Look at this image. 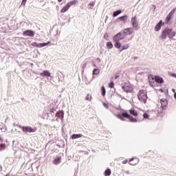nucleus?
I'll list each match as a JSON object with an SVG mask.
<instances>
[{"label": "nucleus", "mask_w": 176, "mask_h": 176, "mask_svg": "<svg viewBox=\"0 0 176 176\" xmlns=\"http://www.w3.org/2000/svg\"><path fill=\"white\" fill-rule=\"evenodd\" d=\"M117 118L118 119H120V120H122V122H124V120H126V119H124V117H123V116H122V114H117L116 115Z\"/></svg>", "instance_id": "obj_32"}, {"label": "nucleus", "mask_w": 176, "mask_h": 176, "mask_svg": "<svg viewBox=\"0 0 176 176\" xmlns=\"http://www.w3.org/2000/svg\"><path fill=\"white\" fill-rule=\"evenodd\" d=\"M138 98L144 104H146V100H148V96L146 95V91L144 89H141L139 91L138 94Z\"/></svg>", "instance_id": "obj_1"}, {"label": "nucleus", "mask_w": 176, "mask_h": 176, "mask_svg": "<svg viewBox=\"0 0 176 176\" xmlns=\"http://www.w3.org/2000/svg\"><path fill=\"white\" fill-rule=\"evenodd\" d=\"M55 116L56 118H60L61 120H63L64 119V111H59L56 113Z\"/></svg>", "instance_id": "obj_13"}, {"label": "nucleus", "mask_w": 176, "mask_h": 176, "mask_svg": "<svg viewBox=\"0 0 176 176\" xmlns=\"http://www.w3.org/2000/svg\"><path fill=\"white\" fill-rule=\"evenodd\" d=\"M171 19H173V16H170V14H168V16L166 18V24H168V23H170V21H171Z\"/></svg>", "instance_id": "obj_26"}, {"label": "nucleus", "mask_w": 176, "mask_h": 176, "mask_svg": "<svg viewBox=\"0 0 176 176\" xmlns=\"http://www.w3.org/2000/svg\"><path fill=\"white\" fill-rule=\"evenodd\" d=\"M116 43L115 44V47H116L117 49H120V47H122V43H120V42L119 41H114Z\"/></svg>", "instance_id": "obj_23"}, {"label": "nucleus", "mask_w": 176, "mask_h": 176, "mask_svg": "<svg viewBox=\"0 0 176 176\" xmlns=\"http://www.w3.org/2000/svg\"><path fill=\"white\" fill-rule=\"evenodd\" d=\"M63 0H58V2H62Z\"/></svg>", "instance_id": "obj_57"}, {"label": "nucleus", "mask_w": 176, "mask_h": 176, "mask_svg": "<svg viewBox=\"0 0 176 176\" xmlns=\"http://www.w3.org/2000/svg\"><path fill=\"white\" fill-rule=\"evenodd\" d=\"M122 39H124V34H123V33L122 32H118L113 38V41L114 42H118L119 41H122Z\"/></svg>", "instance_id": "obj_7"}, {"label": "nucleus", "mask_w": 176, "mask_h": 176, "mask_svg": "<svg viewBox=\"0 0 176 176\" xmlns=\"http://www.w3.org/2000/svg\"><path fill=\"white\" fill-rule=\"evenodd\" d=\"M31 45L34 46V47H40V43H38L36 42L32 43Z\"/></svg>", "instance_id": "obj_33"}, {"label": "nucleus", "mask_w": 176, "mask_h": 176, "mask_svg": "<svg viewBox=\"0 0 176 176\" xmlns=\"http://www.w3.org/2000/svg\"><path fill=\"white\" fill-rule=\"evenodd\" d=\"M148 79H149V82H151V80H155L157 83H163L164 82V80H163V78L159 76H155V77H153V76L150 75L148 76Z\"/></svg>", "instance_id": "obj_5"}, {"label": "nucleus", "mask_w": 176, "mask_h": 176, "mask_svg": "<svg viewBox=\"0 0 176 176\" xmlns=\"http://www.w3.org/2000/svg\"><path fill=\"white\" fill-rule=\"evenodd\" d=\"M54 112H56V109H50V115H52L53 116Z\"/></svg>", "instance_id": "obj_39"}, {"label": "nucleus", "mask_w": 176, "mask_h": 176, "mask_svg": "<svg viewBox=\"0 0 176 176\" xmlns=\"http://www.w3.org/2000/svg\"><path fill=\"white\" fill-rule=\"evenodd\" d=\"M57 120H58V118H56V121H57Z\"/></svg>", "instance_id": "obj_62"}, {"label": "nucleus", "mask_w": 176, "mask_h": 176, "mask_svg": "<svg viewBox=\"0 0 176 176\" xmlns=\"http://www.w3.org/2000/svg\"><path fill=\"white\" fill-rule=\"evenodd\" d=\"M39 75H41L43 77L50 78L51 74L49 70H44L43 72L39 73Z\"/></svg>", "instance_id": "obj_12"}, {"label": "nucleus", "mask_w": 176, "mask_h": 176, "mask_svg": "<svg viewBox=\"0 0 176 176\" xmlns=\"http://www.w3.org/2000/svg\"><path fill=\"white\" fill-rule=\"evenodd\" d=\"M58 81L59 82H63V80L60 79V78H58Z\"/></svg>", "instance_id": "obj_55"}, {"label": "nucleus", "mask_w": 176, "mask_h": 176, "mask_svg": "<svg viewBox=\"0 0 176 176\" xmlns=\"http://www.w3.org/2000/svg\"><path fill=\"white\" fill-rule=\"evenodd\" d=\"M103 105L105 108L108 109V104H107L106 103H104Z\"/></svg>", "instance_id": "obj_45"}, {"label": "nucleus", "mask_w": 176, "mask_h": 176, "mask_svg": "<svg viewBox=\"0 0 176 176\" xmlns=\"http://www.w3.org/2000/svg\"><path fill=\"white\" fill-rule=\"evenodd\" d=\"M143 118H144V119H148V118H149V114H148V113H144L143 114Z\"/></svg>", "instance_id": "obj_41"}, {"label": "nucleus", "mask_w": 176, "mask_h": 176, "mask_svg": "<svg viewBox=\"0 0 176 176\" xmlns=\"http://www.w3.org/2000/svg\"><path fill=\"white\" fill-rule=\"evenodd\" d=\"M137 58H138V57H137V56L133 57L134 60H137Z\"/></svg>", "instance_id": "obj_52"}, {"label": "nucleus", "mask_w": 176, "mask_h": 176, "mask_svg": "<svg viewBox=\"0 0 176 176\" xmlns=\"http://www.w3.org/2000/svg\"><path fill=\"white\" fill-rule=\"evenodd\" d=\"M50 43H51L50 41L47 43H40V47H45V46H47V45H50Z\"/></svg>", "instance_id": "obj_28"}, {"label": "nucleus", "mask_w": 176, "mask_h": 176, "mask_svg": "<svg viewBox=\"0 0 176 176\" xmlns=\"http://www.w3.org/2000/svg\"><path fill=\"white\" fill-rule=\"evenodd\" d=\"M126 174H130V172H129V171H127V172H126Z\"/></svg>", "instance_id": "obj_59"}, {"label": "nucleus", "mask_w": 176, "mask_h": 176, "mask_svg": "<svg viewBox=\"0 0 176 176\" xmlns=\"http://www.w3.org/2000/svg\"><path fill=\"white\" fill-rule=\"evenodd\" d=\"M174 98H175V100H176V92H175Z\"/></svg>", "instance_id": "obj_53"}, {"label": "nucleus", "mask_w": 176, "mask_h": 176, "mask_svg": "<svg viewBox=\"0 0 176 176\" xmlns=\"http://www.w3.org/2000/svg\"><path fill=\"white\" fill-rule=\"evenodd\" d=\"M160 103H161V109L158 110V113H163V111H164V109H166V107H167L168 102L166 99H161Z\"/></svg>", "instance_id": "obj_6"}, {"label": "nucleus", "mask_w": 176, "mask_h": 176, "mask_svg": "<svg viewBox=\"0 0 176 176\" xmlns=\"http://www.w3.org/2000/svg\"><path fill=\"white\" fill-rule=\"evenodd\" d=\"M118 78H119V76H116L114 79H118Z\"/></svg>", "instance_id": "obj_51"}, {"label": "nucleus", "mask_w": 176, "mask_h": 176, "mask_svg": "<svg viewBox=\"0 0 176 176\" xmlns=\"http://www.w3.org/2000/svg\"><path fill=\"white\" fill-rule=\"evenodd\" d=\"M94 67H96V64H94Z\"/></svg>", "instance_id": "obj_60"}, {"label": "nucleus", "mask_w": 176, "mask_h": 176, "mask_svg": "<svg viewBox=\"0 0 176 176\" xmlns=\"http://www.w3.org/2000/svg\"><path fill=\"white\" fill-rule=\"evenodd\" d=\"M107 47L109 50L112 49L113 47V45L112 44V42H111V41L107 42Z\"/></svg>", "instance_id": "obj_24"}, {"label": "nucleus", "mask_w": 176, "mask_h": 176, "mask_svg": "<svg viewBox=\"0 0 176 176\" xmlns=\"http://www.w3.org/2000/svg\"><path fill=\"white\" fill-rule=\"evenodd\" d=\"M133 29L131 28H126L123 30L122 34L124 37L127 35H131V34L133 33Z\"/></svg>", "instance_id": "obj_10"}, {"label": "nucleus", "mask_w": 176, "mask_h": 176, "mask_svg": "<svg viewBox=\"0 0 176 176\" xmlns=\"http://www.w3.org/2000/svg\"><path fill=\"white\" fill-rule=\"evenodd\" d=\"M0 171H2V166L0 165Z\"/></svg>", "instance_id": "obj_54"}, {"label": "nucleus", "mask_w": 176, "mask_h": 176, "mask_svg": "<svg viewBox=\"0 0 176 176\" xmlns=\"http://www.w3.org/2000/svg\"><path fill=\"white\" fill-rule=\"evenodd\" d=\"M100 69H94L93 70V75H99L100 74Z\"/></svg>", "instance_id": "obj_31"}, {"label": "nucleus", "mask_w": 176, "mask_h": 176, "mask_svg": "<svg viewBox=\"0 0 176 176\" xmlns=\"http://www.w3.org/2000/svg\"><path fill=\"white\" fill-rule=\"evenodd\" d=\"M131 23L132 25V29H133L135 31H138L140 25L138 23V21L137 20V15H135V16L131 18Z\"/></svg>", "instance_id": "obj_2"}, {"label": "nucleus", "mask_w": 176, "mask_h": 176, "mask_svg": "<svg viewBox=\"0 0 176 176\" xmlns=\"http://www.w3.org/2000/svg\"><path fill=\"white\" fill-rule=\"evenodd\" d=\"M60 162H61V157H59L54 160V164H60Z\"/></svg>", "instance_id": "obj_22"}, {"label": "nucleus", "mask_w": 176, "mask_h": 176, "mask_svg": "<svg viewBox=\"0 0 176 176\" xmlns=\"http://www.w3.org/2000/svg\"><path fill=\"white\" fill-rule=\"evenodd\" d=\"M174 36H175V32H173V30L170 29V32H169L168 38H170V39H173Z\"/></svg>", "instance_id": "obj_21"}, {"label": "nucleus", "mask_w": 176, "mask_h": 176, "mask_svg": "<svg viewBox=\"0 0 176 176\" xmlns=\"http://www.w3.org/2000/svg\"><path fill=\"white\" fill-rule=\"evenodd\" d=\"M153 8L154 10H156V6L153 5Z\"/></svg>", "instance_id": "obj_49"}, {"label": "nucleus", "mask_w": 176, "mask_h": 176, "mask_svg": "<svg viewBox=\"0 0 176 176\" xmlns=\"http://www.w3.org/2000/svg\"><path fill=\"white\" fill-rule=\"evenodd\" d=\"M77 3H78V0H72L67 3L69 8H71V6H75V5H76Z\"/></svg>", "instance_id": "obj_16"}, {"label": "nucleus", "mask_w": 176, "mask_h": 176, "mask_svg": "<svg viewBox=\"0 0 176 176\" xmlns=\"http://www.w3.org/2000/svg\"><path fill=\"white\" fill-rule=\"evenodd\" d=\"M102 96L104 97L105 94H107V91L105 90V87L102 86L101 87Z\"/></svg>", "instance_id": "obj_30"}, {"label": "nucleus", "mask_w": 176, "mask_h": 176, "mask_svg": "<svg viewBox=\"0 0 176 176\" xmlns=\"http://www.w3.org/2000/svg\"><path fill=\"white\" fill-rule=\"evenodd\" d=\"M109 37V36H108V34H107V33H105L104 34V39H107V41H108V38Z\"/></svg>", "instance_id": "obj_43"}, {"label": "nucleus", "mask_w": 176, "mask_h": 176, "mask_svg": "<svg viewBox=\"0 0 176 176\" xmlns=\"http://www.w3.org/2000/svg\"><path fill=\"white\" fill-rule=\"evenodd\" d=\"M171 32V29L170 28H165L160 36L161 39H166L167 36H168V34Z\"/></svg>", "instance_id": "obj_9"}, {"label": "nucleus", "mask_w": 176, "mask_h": 176, "mask_svg": "<svg viewBox=\"0 0 176 176\" xmlns=\"http://www.w3.org/2000/svg\"><path fill=\"white\" fill-rule=\"evenodd\" d=\"M81 137H83V135L82 134H73L71 136L72 140H76V138H81Z\"/></svg>", "instance_id": "obj_15"}, {"label": "nucleus", "mask_w": 176, "mask_h": 176, "mask_svg": "<svg viewBox=\"0 0 176 176\" xmlns=\"http://www.w3.org/2000/svg\"><path fill=\"white\" fill-rule=\"evenodd\" d=\"M91 95H90L89 94H88L87 96H86V98H85V100L87 101H91Z\"/></svg>", "instance_id": "obj_34"}, {"label": "nucleus", "mask_w": 176, "mask_h": 176, "mask_svg": "<svg viewBox=\"0 0 176 176\" xmlns=\"http://www.w3.org/2000/svg\"><path fill=\"white\" fill-rule=\"evenodd\" d=\"M69 6L68 5V3H67L60 10L61 13H65V12H67V10H68V9H69Z\"/></svg>", "instance_id": "obj_18"}, {"label": "nucleus", "mask_w": 176, "mask_h": 176, "mask_svg": "<svg viewBox=\"0 0 176 176\" xmlns=\"http://www.w3.org/2000/svg\"><path fill=\"white\" fill-rule=\"evenodd\" d=\"M122 116H123V118H126V119H129V121L131 122V123H137L138 122L137 118H134V117L131 116L126 111L122 113Z\"/></svg>", "instance_id": "obj_4"}, {"label": "nucleus", "mask_w": 176, "mask_h": 176, "mask_svg": "<svg viewBox=\"0 0 176 176\" xmlns=\"http://www.w3.org/2000/svg\"><path fill=\"white\" fill-rule=\"evenodd\" d=\"M122 89L125 93H133L134 91L133 85L129 82H126L124 85L122 86Z\"/></svg>", "instance_id": "obj_3"}, {"label": "nucleus", "mask_w": 176, "mask_h": 176, "mask_svg": "<svg viewBox=\"0 0 176 176\" xmlns=\"http://www.w3.org/2000/svg\"><path fill=\"white\" fill-rule=\"evenodd\" d=\"M161 90V91H163V89H160Z\"/></svg>", "instance_id": "obj_61"}, {"label": "nucleus", "mask_w": 176, "mask_h": 176, "mask_svg": "<svg viewBox=\"0 0 176 176\" xmlns=\"http://www.w3.org/2000/svg\"><path fill=\"white\" fill-rule=\"evenodd\" d=\"M175 10L176 8H173L170 12H169V16H171L173 17V16H174V14L175 13Z\"/></svg>", "instance_id": "obj_35"}, {"label": "nucleus", "mask_w": 176, "mask_h": 176, "mask_svg": "<svg viewBox=\"0 0 176 176\" xmlns=\"http://www.w3.org/2000/svg\"><path fill=\"white\" fill-rule=\"evenodd\" d=\"M118 97H120V98H122V95H120V94H118Z\"/></svg>", "instance_id": "obj_58"}, {"label": "nucleus", "mask_w": 176, "mask_h": 176, "mask_svg": "<svg viewBox=\"0 0 176 176\" xmlns=\"http://www.w3.org/2000/svg\"><path fill=\"white\" fill-rule=\"evenodd\" d=\"M115 83H113L112 81L109 84V87H110V89H113Z\"/></svg>", "instance_id": "obj_38"}, {"label": "nucleus", "mask_w": 176, "mask_h": 176, "mask_svg": "<svg viewBox=\"0 0 176 176\" xmlns=\"http://www.w3.org/2000/svg\"><path fill=\"white\" fill-rule=\"evenodd\" d=\"M25 36H34L35 35V32L32 30H26L23 32Z\"/></svg>", "instance_id": "obj_11"}, {"label": "nucleus", "mask_w": 176, "mask_h": 176, "mask_svg": "<svg viewBox=\"0 0 176 176\" xmlns=\"http://www.w3.org/2000/svg\"><path fill=\"white\" fill-rule=\"evenodd\" d=\"M96 60H98V61H99V63L101 61V59H100V58H97Z\"/></svg>", "instance_id": "obj_50"}, {"label": "nucleus", "mask_w": 176, "mask_h": 176, "mask_svg": "<svg viewBox=\"0 0 176 176\" xmlns=\"http://www.w3.org/2000/svg\"><path fill=\"white\" fill-rule=\"evenodd\" d=\"M112 174V172L111 171V169L108 168L104 171V175L105 176H109Z\"/></svg>", "instance_id": "obj_27"}, {"label": "nucleus", "mask_w": 176, "mask_h": 176, "mask_svg": "<svg viewBox=\"0 0 176 176\" xmlns=\"http://www.w3.org/2000/svg\"><path fill=\"white\" fill-rule=\"evenodd\" d=\"M164 25V23L162 21H160L155 27V31H160V29L162 28V26Z\"/></svg>", "instance_id": "obj_14"}, {"label": "nucleus", "mask_w": 176, "mask_h": 176, "mask_svg": "<svg viewBox=\"0 0 176 176\" xmlns=\"http://www.w3.org/2000/svg\"><path fill=\"white\" fill-rule=\"evenodd\" d=\"M172 91H173V93H175V89H173Z\"/></svg>", "instance_id": "obj_56"}, {"label": "nucleus", "mask_w": 176, "mask_h": 176, "mask_svg": "<svg viewBox=\"0 0 176 176\" xmlns=\"http://www.w3.org/2000/svg\"><path fill=\"white\" fill-rule=\"evenodd\" d=\"M118 20H120V21H123L124 23H126V21H127V15H124L122 16H120L118 19Z\"/></svg>", "instance_id": "obj_19"}, {"label": "nucleus", "mask_w": 176, "mask_h": 176, "mask_svg": "<svg viewBox=\"0 0 176 176\" xmlns=\"http://www.w3.org/2000/svg\"><path fill=\"white\" fill-rule=\"evenodd\" d=\"M23 133L25 134H27L28 133H35L36 131V129L31 127V126H21Z\"/></svg>", "instance_id": "obj_8"}, {"label": "nucleus", "mask_w": 176, "mask_h": 176, "mask_svg": "<svg viewBox=\"0 0 176 176\" xmlns=\"http://www.w3.org/2000/svg\"><path fill=\"white\" fill-rule=\"evenodd\" d=\"M5 148H6V145L5 144H0V151H4Z\"/></svg>", "instance_id": "obj_36"}, {"label": "nucleus", "mask_w": 176, "mask_h": 176, "mask_svg": "<svg viewBox=\"0 0 176 176\" xmlns=\"http://www.w3.org/2000/svg\"><path fill=\"white\" fill-rule=\"evenodd\" d=\"M60 74H63V72H57L58 76V75H60Z\"/></svg>", "instance_id": "obj_48"}, {"label": "nucleus", "mask_w": 176, "mask_h": 176, "mask_svg": "<svg viewBox=\"0 0 176 176\" xmlns=\"http://www.w3.org/2000/svg\"><path fill=\"white\" fill-rule=\"evenodd\" d=\"M129 47V44H126L125 45L122 46V49L120 50V52H123V50H127V48Z\"/></svg>", "instance_id": "obj_37"}, {"label": "nucleus", "mask_w": 176, "mask_h": 176, "mask_svg": "<svg viewBox=\"0 0 176 176\" xmlns=\"http://www.w3.org/2000/svg\"><path fill=\"white\" fill-rule=\"evenodd\" d=\"M50 43H51L50 41L47 43H40V47H45V46H47V45H50Z\"/></svg>", "instance_id": "obj_29"}, {"label": "nucleus", "mask_w": 176, "mask_h": 176, "mask_svg": "<svg viewBox=\"0 0 176 176\" xmlns=\"http://www.w3.org/2000/svg\"><path fill=\"white\" fill-rule=\"evenodd\" d=\"M126 163H127V160H125L123 161L124 164H126Z\"/></svg>", "instance_id": "obj_47"}, {"label": "nucleus", "mask_w": 176, "mask_h": 176, "mask_svg": "<svg viewBox=\"0 0 176 176\" xmlns=\"http://www.w3.org/2000/svg\"><path fill=\"white\" fill-rule=\"evenodd\" d=\"M86 67H87V63L85 62L82 64V69H83V71H85V68H86Z\"/></svg>", "instance_id": "obj_42"}, {"label": "nucleus", "mask_w": 176, "mask_h": 176, "mask_svg": "<svg viewBox=\"0 0 176 176\" xmlns=\"http://www.w3.org/2000/svg\"><path fill=\"white\" fill-rule=\"evenodd\" d=\"M129 113H131V115H133V116H138V113L135 109H130Z\"/></svg>", "instance_id": "obj_20"}, {"label": "nucleus", "mask_w": 176, "mask_h": 176, "mask_svg": "<svg viewBox=\"0 0 176 176\" xmlns=\"http://www.w3.org/2000/svg\"><path fill=\"white\" fill-rule=\"evenodd\" d=\"M26 2H27V0H23L21 5H23V6H24V5H25Z\"/></svg>", "instance_id": "obj_44"}, {"label": "nucleus", "mask_w": 176, "mask_h": 176, "mask_svg": "<svg viewBox=\"0 0 176 176\" xmlns=\"http://www.w3.org/2000/svg\"><path fill=\"white\" fill-rule=\"evenodd\" d=\"M133 160H134V158H131L129 160V164H131V166H135V164H137L136 163H132L131 162H133Z\"/></svg>", "instance_id": "obj_40"}, {"label": "nucleus", "mask_w": 176, "mask_h": 176, "mask_svg": "<svg viewBox=\"0 0 176 176\" xmlns=\"http://www.w3.org/2000/svg\"><path fill=\"white\" fill-rule=\"evenodd\" d=\"M96 5V1H91L88 5H87V8L89 10H91L94 8V6Z\"/></svg>", "instance_id": "obj_17"}, {"label": "nucleus", "mask_w": 176, "mask_h": 176, "mask_svg": "<svg viewBox=\"0 0 176 176\" xmlns=\"http://www.w3.org/2000/svg\"><path fill=\"white\" fill-rule=\"evenodd\" d=\"M120 13H122V10H118L113 12V17H116L117 16H119V14H120Z\"/></svg>", "instance_id": "obj_25"}, {"label": "nucleus", "mask_w": 176, "mask_h": 176, "mask_svg": "<svg viewBox=\"0 0 176 176\" xmlns=\"http://www.w3.org/2000/svg\"><path fill=\"white\" fill-rule=\"evenodd\" d=\"M171 76H173L174 78H176V74H174V73H173V74H171Z\"/></svg>", "instance_id": "obj_46"}]
</instances>
